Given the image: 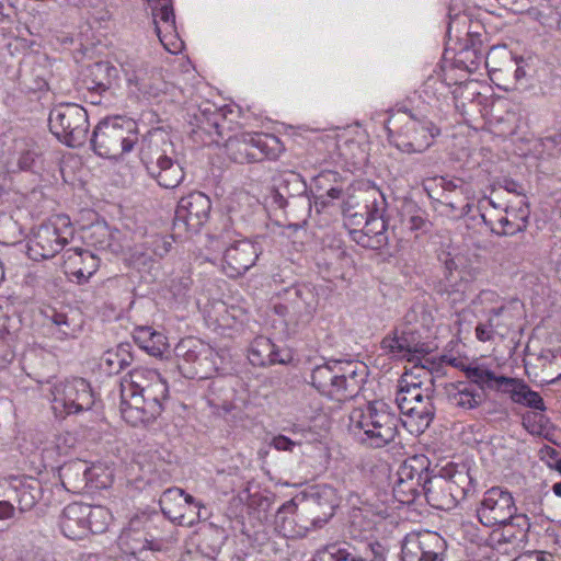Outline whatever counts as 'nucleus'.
Wrapping results in <instances>:
<instances>
[{
	"mask_svg": "<svg viewBox=\"0 0 561 561\" xmlns=\"http://www.w3.org/2000/svg\"><path fill=\"white\" fill-rule=\"evenodd\" d=\"M169 386L154 369L137 367L121 381V414L131 426L147 424L163 411Z\"/></svg>",
	"mask_w": 561,
	"mask_h": 561,
	"instance_id": "nucleus-1",
	"label": "nucleus"
},
{
	"mask_svg": "<svg viewBox=\"0 0 561 561\" xmlns=\"http://www.w3.org/2000/svg\"><path fill=\"white\" fill-rule=\"evenodd\" d=\"M140 161L148 175L161 187L175 188L185 178L174 144L162 130L150 131L140 145Z\"/></svg>",
	"mask_w": 561,
	"mask_h": 561,
	"instance_id": "nucleus-2",
	"label": "nucleus"
},
{
	"mask_svg": "<svg viewBox=\"0 0 561 561\" xmlns=\"http://www.w3.org/2000/svg\"><path fill=\"white\" fill-rule=\"evenodd\" d=\"M399 419L387 403L375 401L365 409H354L350 415V431L357 440L373 448H381L396 438Z\"/></svg>",
	"mask_w": 561,
	"mask_h": 561,
	"instance_id": "nucleus-3",
	"label": "nucleus"
},
{
	"mask_svg": "<svg viewBox=\"0 0 561 561\" xmlns=\"http://www.w3.org/2000/svg\"><path fill=\"white\" fill-rule=\"evenodd\" d=\"M367 376L363 363L331 360L312 370L311 382L321 393L344 401L353 398Z\"/></svg>",
	"mask_w": 561,
	"mask_h": 561,
	"instance_id": "nucleus-4",
	"label": "nucleus"
},
{
	"mask_svg": "<svg viewBox=\"0 0 561 561\" xmlns=\"http://www.w3.org/2000/svg\"><path fill=\"white\" fill-rule=\"evenodd\" d=\"M461 370L467 378L472 379L481 387L488 388L491 391L508 394L514 403L539 411L546 409L541 396L531 390L522 379L496 375L485 364L479 362L462 365Z\"/></svg>",
	"mask_w": 561,
	"mask_h": 561,
	"instance_id": "nucleus-5",
	"label": "nucleus"
},
{
	"mask_svg": "<svg viewBox=\"0 0 561 561\" xmlns=\"http://www.w3.org/2000/svg\"><path fill=\"white\" fill-rule=\"evenodd\" d=\"M364 202L365 214H352L350 209L344 211L345 216L350 219V225H364L360 230L353 229L351 236L363 248H378L386 239V222L383 220L387 208L386 198L380 190L371 187L366 191Z\"/></svg>",
	"mask_w": 561,
	"mask_h": 561,
	"instance_id": "nucleus-6",
	"label": "nucleus"
},
{
	"mask_svg": "<svg viewBox=\"0 0 561 561\" xmlns=\"http://www.w3.org/2000/svg\"><path fill=\"white\" fill-rule=\"evenodd\" d=\"M210 244L215 250H222V271L232 278L243 275L253 267L262 253L257 242L243 238L231 229L213 236Z\"/></svg>",
	"mask_w": 561,
	"mask_h": 561,
	"instance_id": "nucleus-7",
	"label": "nucleus"
},
{
	"mask_svg": "<svg viewBox=\"0 0 561 561\" xmlns=\"http://www.w3.org/2000/svg\"><path fill=\"white\" fill-rule=\"evenodd\" d=\"M137 140L138 136L134 121L113 117L99 123L91 141L94 151L100 157L118 159L130 152Z\"/></svg>",
	"mask_w": 561,
	"mask_h": 561,
	"instance_id": "nucleus-8",
	"label": "nucleus"
},
{
	"mask_svg": "<svg viewBox=\"0 0 561 561\" xmlns=\"http://www.w3.org/2000/svg\"><path fill=\"white\" fill-rule=\"evenodd\" d=\"M73 227L67 215L53 216L34 230L27 242V254L34 260L54 257L73 238Z\"/></svg>",
	"mask_w": 561,
	"mask_h": 561,
	"instance_id": "nucleus-9",
	"label": "nucleus"
},
{
	"mask_svg": "<svg viewBox=\"0 0 561 561\" xmlns=\"http://www.w3.org/2000/svg\"><path fill=\"white\" fill-rule=\"evenodd\" d=\"M49 401L55 416L66 419L90 411L94 405V394L85 379L72 378L55 382L49 389Z\"/></svg>",
	"mask_w": 561,
	"mask_h": 561,
	"instance_id": "nucleus-10",
	"label": "nucleus"
},
{
	"mask_svg": "<svg viewBox=\"0 0 561 561\" xmlns=\"http://www.w3.org/2000/svg\"><path fill=\"white\" fill-rule=\"evenodd\" d=\"M49 129L64 144L69 147H79L84 144L89 121L87 111L75 103L59 104L49 113Z\"/></svg>",
	"mask_w": 561,
	"mask_h": 561,
	"instance_id": "nucleus-11",
	"label": "nucleus"
},
{
	"mask_svg": "<svg viewBox=\"0 0 561 561\" xmlns=\"http://www.w3.org/2000/svg\"><path fill=\"white\" fill-rule=\"evenodd\" d=\"M398 121L402 124L394 134H389V139L402 152H423L439 135V128L424 116L416 117L413 114L403 113L402 119L398 118Z\"/></svg>",
	"mask_w": 561,
	"mask_h": 561,
	"instance_id": "nucleus-12",
	"label": "nucleus"
},
{
	"mask_svg": "<svg viewBox=\"0 0 561 561\" xmlns=\"http://www.w3.org/2000/svg\"><path fill=\"white\" fill-rule=\"evenodd\" d=\"M125 75L127 89L130 96L137 101L161 102L167 94L169 84L157 71L149 70L137 60H126L121 64Z\"/></svg>",
	"mask_w": 561,
	"mask_h": 561,
	"instance_id": "nucleus-13",
	"label": "nucleus"
},
{
	"mask_svg": "<svg viewBox=\"0 0 561 561\" xmlns=\"http://www.w3.org/2000/svg\"><path fill=\"white\" fill-rule=\"evenodd\" d=\"M174 353L180 371L187 378H208L217 370L213 360L214 350L197 339L181 340Z\"/></svg>",
	"mask_w": 561,
	"mask_h": 561,
	"instance_id": "nucleus-14",
	"label": "nucleus"
},
{
	"mask_svg": "<svg viewBox=\"0 0 561 561\" xmlns=\"http://www.w3.org/2000/svg\"><path fill=\"white\" fill-rule=\"evenodd\" d=\"M152 530L149 515H135L118 536V546L133 556L145 550L163 551L165 539L154 536Z\"/></svg>",
	"mask_w": 561,
	"mask_h": 561,
	"instance_id": "nucleus-15",
	"label": "nucleus"
},
{
	"mask_svg": "<svg viewBox=\"0 0 561 561\" xmlns=\"http://www.w3.org/2000/svg\"><path fill=\"white\" fill-rule=\"evenodd\" d=\"M447 547L436 531L409 533L401 543V561H445Z\"/></svg>",
	"mask_w": 561,
	"mask_h": 561,
	"instance_id": "nucleus-16",
	"label": "nucleus"
},
{
	"mask_svg": "<svg viewBox=\"0 0 561 561\" xmlns=\"http://www.w3.org/2000/svg\"><path fill=\"white\" fill-rule=\"evenodd\" d=\"M382 352L397 359L416 360L422 368H427L430 359L420 358L419 354L424 352V344L421 343L420 334L410 327L397 328L391 334L381 341Z\"/></svg>",
	"mask_w": 561,
	"mask_h": 561,
	"instance_id": "nucleus-17",
	"label": "nucleus"
},
{
	"mask_svg": "<svg viewBox=\"0 0 561 561\" xmlns=\"http://www.w3.org/2000/svg\"><path fill=\"white\" fill-rule=\"evenodd\" d=\"M313 561H386V549L378 541L331 543L319 549Z\"/></svg>",
	"mask_w": 561,
	"mask_h": 561,
	"instance_id": "nucleus-18",
	"label": "nucleus"
},
{
	"mask_svg": "<svg viewBox=\"0 0 561 561\" xmlns=\"http://www.w3.org/2000/svg\"><path fill=\"white\" fill-rule=\"evenodd\" d=\"M211 202L202 192L182 197L175 211L176 224L183 222L190 231L197 232L208 220Z\"/></svg>",
	"mask_w": 561,
	"mask_h": 561,
	"instance_id": "nucleus-19",
	"label": "nucleus"
},
{
	"mask_svg": "<svg viewBox=\"0 0 561 561\" xmlns=\"http://www.w3.org/2000/svg\"><path fill=\"white\" fill-rule=\"evenodd\" d=\"M433 482L435 486L443 489L439 483L446 481L442 477H431L427 470H423V461L413 458L399 467L393 480V491H417L420 486L423 491H431Z\"/></svg>",
	"mask_w": 561,
	"mask_h": 561,
	"instance_id": "nucleus-20",
	"label": "nucleus"
},
{
	"mask_svg": "<svg viewBox=\"0 0 561 561\" xmlns=\"http://www.w3.org/2000/svg\"><path fill=\"white\" fill-rule=\"evenodd\" d=\"M41 313L51 337L68 341L79 336L82 321L76 311L46 307L41 310Z\"/></svg>",
	"mask_w": 561,
	"mask_h": 561,
	"instance_id": "nucleus-21",
	"label": "nucleus"
},
{
	"mask_svg": "<svg viewBox=\"0 0 561 561\" xmlns=\"http://www.w3.org/2000/svg\"><path fill=\"white\" fill-rule=\"evenodd\" d=\"M160 7L152 9L153 23L157 35L162 46L171 54H179L184 43L180 38L176 26L173 8L170 0H158Z\"/></svg>",
	"mask_w": 561,
	"mask_h": 561,
	"instance_id": "nucleus-22",
	"label": "nucleus"
},
{
	"mask_svg": "<svg viewBox=\"0 0 561 561\" xmlns=\"http://www.w3.org/2000/svg\"><path fill=\"white\" fill-rule=\"evenodd\" d=\"M285 305L275 307L282 316H293L301 321H308L317 308V298L308 286H293L284 291Z\"/></svg>",
	"mask_w": 561,
	"mask_h": 561,
	"instance_id": "nucleus-23",
	"label": "nucleus"
},
{
	"mask_svg": "<svg viewBox=\"0 0 561 561\" xmlns=\"http://www.w3.org/2000/svg\"><path fill=\"white\" fill-rule=\"evenodd\" d=\"M515 513L512 493H490L478 508L479 519L485 526L506 524Z\"/></svg>",
	"mask_w": 561,
	"mask_h": 561,
	"instance_id": "nucleus-24",
	"label": "nucleus"
},
{
	"mask_svg": "<svg viewBox=\"0 0 561 561\" xmlns=\"http://www.w3.org/2000/svg\"><path fill=\"white\" fill-rule=\"evenodd\" d=\"M469 381L448 383L445 387L447 402L461 410H473L479 408L485 400L484 391L488 388L468 378Z\"/></svg>",
	"mask_w": 561,
	"mask_h": 561,
	"instance_id": "nucleus-25",
	"label": "nucleus"
},
{
	"mask_svg": "<svg viewBox=\"0 0 561 561\" xmlns=\"http://www.w3.org/2000/svg\"><path fill=\"white\" fill-rule=\"evenodd\" d=\"M270 142L277 144L278 140L274 136L259 133H244L234 138H229L227 149L232 154V159L242 163L250 159H255V154L249 152V148L257 149L264 154H268Z\"/></svg>",
	"mask_w": 561,
	"mask_h": 561,
	"instance_id": "nucleus-26",
	"label": "nucleus"
},
{
	"mask_svg": "<svg viewBox=\"0 0 561 561\" xmlns=\"http://www.w3.org/2000/svg\"><path fill=\"white\" fill-rule=\"evenodd\" d=\"M478 318L476 337L480 342H489L496 336L505 337L513 325V316L507 306L502 307L501 311L488 312Z\"/></svg>",
	"mask_w": 561,
	"mask_h": 561,
	"instance_id": "nucleus-27",
	"label": "nucleus"
},
{
	"mask_svg": "<svg viewBox=\"0 0 561 561\" xmlns=\"http://www.w3.org/2000/svg\"><path fill=\"white\" fill-rule=\"evenodd\" d=\"M432 393V387L427 386V391L422 393V398H415L409 405L400 410L407 416L404 423L411 427V432L423 433L432 423L435 415Z\"/></svg>",
	"mask_w": 561,
	"mask_h": 561,
	"instance_id": "nucleus-28",
	"label": "nucleus"
},
{
	"mask_svg": "<svg viewBox=\"0 0 561 561\" xmlns=\"http://www.w3.org/2000/svg\"><path fill=\"white\" fill-rule=\"evenodd\" d=\"M432 393V387L427 386V391L422 393V398H415L409 405L400 410L407 416L404 423L411 427V432L423 433L432 423L435 415Z\"/></svg>",
	"mask_w": 561,
	"mask_h": 561,
	"instance_id": "nucleus-29",
	"label": "nucleus"
},
{
	"mask_svg": "<svg viewBox=\"0 0 561 561\" xmlns=\"http://www.w3.org/2000/svg\"><path fill=\"white\" fill-rule=\"evenodd\" d=\"M432 393V387L427 386V391L422 393V398H415L409 405L400 410L407 416L404 423L411 427V432L423 433L432 423L435 415Z\"/></svg>",
	"mask_w": 561,
	"mask_h": 561,
	"instance_id": "nucleus-30",
	"label": "nucleus"
},
{
	"mask_svg": "<svg viewBox=\"0 0 561 561\" xmlns=\"http://www.w3.org/2000/svg\"><path fill=\"white\" fill-rule=\"evenodd\" d=\"M529 205L525 196L519 197L516 203H511L505 209V216L497 219L499 234L513 236L527 228L529 218Z\"/></svg>",
	"mask_w": 561,
	"mask_h": 561,
	"instance_id": "nucleus-31",
	"label": "nucleus"
},
{
	"mask_svg": "<svg viewBox=\"0 0 561 561\" xmlns=\"http://www.w3.org/2000/svg\"><path fill=\"white\" fill-rule=\"evenodd\" d=\"M64 257L67 273L77 277L79 282L88 280L99 268V259L84 249H68Z\"/></svg>",
	"mask_w": 561,
	"mask_h": 561,
	"instance_id": "nucleus-32",
	"label": "nucleus"
},
{
	"mask_svg": "<svg viewBox=\"0 0 561 561\" xmlns=\"http://www.w3.org/2000/svg\"><path fill=\"white\" fill-rule=\"evenodd\" d=\"M358 501L374 517L387 518L400 510L410 499H398L396 493H362Z\"/></svg>",
	"mask_w": 561,
	"mask_h": 561,
	"instance_id": "nucleus-33",
	"label": "nucleus"
},
{
	"mask_svg": "<svg viewBox=\"0 0 561 561\" xmlns=\"http://www.w3.org/2000/svg\"><path fill=\"white\" fill-rule=\"evenodd\" d=\"M87 504L71 503L64 508L60 520V529L65 537L72 540H80L88 536L87 528Z\"/></svg>",
	"mask_w": 561,
	"mask_h": 561,
	"instance_id": "nucleus-34",
	"label": "nucleus"
},
{
	"mask_svg": "<svg viewBox=\"0 0 561 561\" xmlns=\"http://www.w3.org/2000/svg\"><path fill=\"white\" fill-rule=\"evenodd\" d=\"M248 358L253 366L285 364L289 360L287 353L282 352L265 336H259L252 342Z\"/></svg>",
	"mask_w": 561,
	"mask_h": 561,
	"instance_id": "nucleus-35",
	"label": "nucleus"
},
{
	"mask_svg": "<svg viewBox=\"0 0 561 561\" xmlns=\"http://www.w3.org/2000/svg\"><path fill=\"white\" fill-rule=\"evenodd\" d=\"M306 505L317 513L312 519L316 527H321L333 515L336 506L334 493H301Z\"/></svg>",
	"mask_w": 561,
	"mask_h": 561,
	"instance_id": "nucleus-36",
	"label": "nucleus"
},
{
	"mask_svg": "<svg viewBox=\"0 0 561 561\" xmlns=\"http://www.w3.org/2000/svg\"><path fill=\"white\" fill-rule=\"evenodd\" d=\"M377 526V522L362 505L354 507L350 515L348 534L353 539L360 540L365 543L368 540Z\"/></svg>",
	"mask_w": 561,
	"mask_h": 561,
	"instance_id": "nucleus-37",
	"label": "nucleus"
},
{
	"mask_svg": "<svg viewBox=\"0 0 561 561\" xmlns=\"http://www.w3.org/2000/svg\"><path fill=\"white\" fill-rule=\"evenodd\" d=\"M136 344L154 357H161L168 350L167 337L149 327H139L134 332Z\"/></svg>",
	"mask_w": 561,
	"mask_h": 561,
	"instance_id": "nucleus-38",
	"label": "nucleus"
},
{
	"mask_svg": "<svg viewBox=\"0 0 561 561\" xmlns=\"http://www.w3.org/2000/svg\"><path fill=\"white\" fill-rule=\"evenodd\" d=\"M257 205V199L245 191L239 190L232 192L226 198V209L230 215V218L245 219L251 213L254 206Z\"/></svg>",
	"mask_w": 561,
	"mask_h": 561,
	"instance_id": "nucleus-39",
	"label": "nucleus"
},
{
	"mask_svg": "<svg viewBox=\"0 0 561 561\" xmlns=\"http://www.w3.org/2000/svg\"><path fill=\"white\" fill-rule=\"evenodd\" d=\"M415 377L411 373H405L399 380L396 393V403L399 410L404 409L415 398H422V393L427 391V387H423L421 381L414 380Z\"/></svg>",
	"mask_w": 561,
	"mask_h": 561,
	"instance_id": "nucleus-40",
	"label": "nucleus"
},
{
	"mask_svg": "<svg viewBox=\"0 0 561 561\" xmlns=\"http://www.w3.org/2000/svg\"><path fill=\"white\" fill-rule=\"evenodd\" d=\"M118 234V231H113L107 225L96 224L91 227L89 238L91 242L101 250L118 252L123 249L117 242Z\"/></svg>",
	"mask_w": 561,
	"mask_h": 561,
	"instance_id": "nucleus-41",
	"label": "nucleus"
},
{
	"mask_svg": "<svg viewBox=\"0 0 561 561\" xmlns=\"http://www.w3.org/2000/svg\"><path fill=\"white\" fill-rule=\"evenodd\" d=\"M87 77L91 80L89 89L105 90L110 88L112 79L116 77V69L107 61H99L89 66Z\"/></svg>",
	"mask_w": 561,
	"mask_h": 561,
	"instance_id": "nucleus-42",
	"label": "nucleus"
},
{
	"mask_svg": "<svg viewBox=\"0 0 561 561\" xmlns=\"http://www.w3.org/2000/svg\"><path fill=\"white\" fill-rule=\"evenodd\" d=\"M506 306L501 296L492 289L481 290L471 301V307L477 317L492 311H501Z\"/></svg>",
	"mask_w": 561,
	"mask_h": 561,
	"instance_id": "nucleus-43",
	"label": "nucleus"
},
{
	"mask_svg": "<svg viewBox=\"0 0 561 561\" xmlns=\"http://www.w3.org/2000/svg\"><path fill=\"white\" fill-rule=\"evenodd\" d=\"M129 363L130 355L121 346L115 351L105 352L101 357L100 365L107 374H118Z\"/></svg>",
	"mask_w": 561,
	"mask_h": 561,
	"instance_id": "nucleus-44",
	"label": "nucleus"
},
{
	"mask_svg": "<svg viewBox=\"0 0 561 561\" xmlns=\"http://www.w3.org/2000/svg\"><path fill=\"white\" fill-rule=\"evenodd\" d=\"M87 528L88 533L102 534L107 529L111 520V513L103 506L87 505Z\"/></svg>",
	"mask_w": 561,
	"mask_h": 561,
	"instance_id": "nucleus-45",
	"label": "nucleus"
},
{
	"mask_svg": "<svg viewBox=\"0 0 561 561\" xmlns=\"http://www.w3.org/2000/svg\"><path fill=\"white\" fill-rule=\"evenodd\" d=\"M446 268L449 271V276L447 277L449 286H456V288H454L453 291L449 293L450 301L453 304L463 301L466 298V291L469 284L462 280L460 282V284H454V278L460 275V272L457 270L454 260L446 262Z\"/></svg>",
	"mask_w": 561,
	"mask_h": 561,
	"instance_id": "nucleus-46",
	"label": "nucleus"
},
{
	"mask_svg": "<svg viewBox=\"0 0 561 561\" xmlns=\"http://www.w3.org/2000/svg\"><path fill=\"white\" fill-rule=\"evenodd\" d=\"M0 488L10 491H33L38 489V482L31 477H9L0 480Z\"/></svg>",
	"mask_w": 561,
	"mask_h": 561,
	"instance_id": "nucleus-47",
	"label": "nucleus"
},
{
	"mask_svg": "<svg viewBox=\"0 0 561 561\" xmlns=\"http://www.w3.org/2000/svg\"><path fill=\"white\" fill-rule=\"evenodd\" d=\"M426 501L437 510L450 511L455 508L459 502L454 493H422Z\"/></svg>",
	"mask_w": 561,
	"mask_h": 561,
	"instance_id": "nucleus-48",
	"label": "nucleus"
},
{
	"mask_svg": "<svg viewBox=\"0 0 561 561\" xmlns=\"http://www.w3.org/2000/svg\"><path fill=\"white\" fill-rule=\"evenodd\" d=\"M146 245L152 255L163 257L172 248V239L168 236H152Z\"/></svg>",
	"mask_w": 561,
	"mask_h": 561,
	"instance_id": "nucleus-49",
	"label": "nucleus"
},
{
	"mask_svg": "<svg viewBox=\"0 0 561 561\" xmlns=\"http://www.w3.org/2000/svg\"><path fill=\"white\" fill-rule=\"evenodd\" d=\"M345 131L346 130H344L343 134L334 131L333 138L336 140V148L340 151V156L344 157L345 159L356 158L354 149L359 150V146L357 142L347 139L344 135Z\"/></svg>",
	"mask_w": 561,
	"mask_h": 561,
	"instance_id": "nucleus-50",
	"label": "nucleus"
},
{
	"mask_svg": "<svg viewBox=\"0 0 561 561\" xmlns=\"http://www.w3.org/2000/svg\"><path fill=\"white\" fill-rule=\"evenodd\" d=\"M339 179H340V175L335 171L325 170V171H322L321 173H319L313 179V185L318 192V195L320 193L325 192L330 186L334 185V183H337Z\"/></svg>",
	"mask_w": 561,
	"mask_h": 561,
	"instance_id": "nucleus-51",
	"label": "nucleus"
},
{
	"mask_svg": "<svg viewBox=\"0 0 561 561\" xmlns=\"http://www.w3.org/2000/svg\"><path fill=\"white\" fill-rule=\"evenodd\" d=\"M150 520H151V527L153 528V530H152L153 535L165 539L163 551L168 550L169 547L174 541H176V538L174 537L173 531H167L164 529H161L157 522H159L161 525H168V526H170V525L168 523H165L160 516L150 517Z\"/></svg>",
	"mask_w": 561,
	"mask_h": 561,
	"instance_id": "nucleus-52",
	"label": "nucleus"
},
{
	"mask_svg": "<svg viewBox=\"0 0 561 561\" xmlns=\"http://www.w3.org/2000/svg\"><path fill=\"white\" fill-rule=\"evenodd\" d=\"M164 495H174L175 501L183 503L188 507H195L197 510L196 514L199 518H207L208 514L205 512L202 513V510L205 507L190 494V493H164Z\"/></svg>",
	"mask_w": 561,
	"mask_h": 561,
	"instance_id": "nucleus-53",
	"label": "nucleus"
},
{
	"mask_svg": "<svg viewBox=\"0 0 561 561\" xmlns=\"http://www.w3.org/2000/svg\"><path fill=\"white\" fill-rule=\"evenodd\" d=\"M445 87L442 82H438L434 78H430L425 81L422 93L424 94L425 100L431 103L432 100L436 99L438 100L437 93H439L440 90H444Z\"/></svg>",
	"mask_w": 561,
	"mask_h": 561,
	"instance_id": "nucleus-54",
	"label": "nucleus"
},
{
	"mask_svg": "<svg viewBox=\"0 0 561 561\" xmlns=\"http://www.w3.org/2000/svg\"><path fill=\"white\" fill-rule=\"evenodd\" d=\"M299 444L285 435H276L270 442V446L278 451H293Z\"/></svg>",
	"mask_w": 561,
	"mask_h": 561,
	"instance_id": "nucleus-55",
	"label": "nucleus"
},
{
	"mask_svg": "<svg viewBox=\"0 0 561 561\" xmlns=\"http://www.w3.org/2000/svg\"><path fill=\"white\" fill-rule=\"evenodd\" d=\"M342 196V187L337 183L330 186L325 192L320 193L317 199L323 205H328L330 201L339 199Z\"/></svg>",
	"mask_w": 561,
	"mask_h": 561,
	"instance_id": "nucleus-56",
	"label": "nucleus"
},
{
	"mask_svg": "<svg viewBox=\"0 0 561 561\" xmlns=\"http://www.w3.org/2000/svg\"><path fill=\"white\" fill-rule=\"evenodd\" d=\"M514 561H554V559L548 552L531 551L517 557Z\"/></svg>",
	"mask_w": 561,
	"mask_h": 561,
	"instance_id": "nucleus-57",
	"label": "nucleus"
},
{
	"mask_svg": "<svg viewBox=\"0 0 561 561\" xmlns=\"http://www.w3.org/2000/svg\"><path fill=\"white\" fill-rule=\"evenodd\" d=\"M190 286H191V279H190V277L185 276V277H181L178 284L175 283V280H172L170 290L172 291V294L175 298H181L188 290Z\"/></svg>",
	"mask_w": 561,
	"mask_h": 561,
	"instance_id": "nucleus-58",
	"label": "nucleus"
},
{
	"mask_svg": "<svg viewBox=\"0 0 561 561\" xmlns=\"http://www.w3.org/2000/svg\"><path fill=\"white\" fill-rule=\"evenodd\" d=\"M37 501L38 499L34 495V493H20L18 499L19 508L21 512H27L35 506Z\"/></svg>",
	"mask_w": 561,
	"mask_h": 561,
	"instance_id": "nucleus-59",
	"label": "nucleus"
},
{
	"mask_svg": "<svg viewBox=\"0 0 561 561\" xmlns=\"http://www.w3.org/2000/svg\"><path fill=\"white\" fill-rule=\"evenodd\" d=\"M297 508V504L295 502V500H291L285 504H283L278 510H277V514H276V519H277V523H279V520L283 522V524H285L286 519H287V514L288 513H294L295 510ZM283 528L284 530H286L285 528V525H283Z\"/></svg>",
	"mask_w": 561,
	"mask_h": 561,
	"instance_id": "nucleus-60",
	"label": "nucleus"
},
{
	"mask_svg": "<svg viewBox=\"0 0 561 561\" xmlns=\"http://www.w3.org/2000/svg\"><path fill=\"white\" fill-rule=\"evenodd\" d=\"M535 419L537 417V414H534L533 416L530 415H527L524 417L523 420V425L524 427L530 433V434H534V435H540L541 432H542V427L540 424H537L536 422H534L531 419Z\"/></svg>",
	"mask_w": 561,
	"mask_h": 561,
	"instance_id": "nucleus-61",
	"label": "nucleus"
},
{
	"mask_svg": "<svg viewBox=\"0 0 561 561\" xmlns=\"http://www.w3.org/2000/svg\"><path fill=\"white\" fill-rule=\"evenodd\" d=\"M409 229L412 231H425L427 227V221L422 216H412L409 219Z\"/></svg>",
	"mask_w": 561,
	"mask_h": 561,
	"instance_id": "nucleus-62",
	"label": "nucleus"
},
{
	"mask_svg": "<svg viewBox=\"0 0 561 561\" xmlns=\"http://www.w3.org/2000/svg\"><path fill=\"white\" fill-rule=\"evenodd\" d=\"M35 156L36 154L32 151H27V152L23 153L19 159L20 169H22V170L30 169L35 161Z\"/></svg>",
	"mask_w": 561,
	"mask_h": 561,
	"instance_id": "nucleus-63",
	"label": "nucleus"
},
{
	"mask_svg": "<svg viewBox=\"0 0 561 561\" xmlns=\"http://www.w3.org/2000/svg\"><path fill=\"white\" fill-rule=\"evenodd\" d=\"M543 146L547 148L553 147L557 152H561V134H556L553 136L546 137L543 139Z\"/></svg>",
	"mask_w": 561,
	"mask_h": 561,
	"instance_id": "nucleus-64",
	"label": "nucleus"
}]
</instances>
